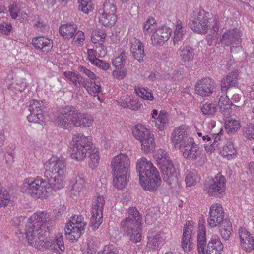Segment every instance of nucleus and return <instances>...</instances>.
<instances>
[{"instance_id": "nucleus-45", "label": "nucleus", "mask_w": 254, "mask_h": 254, "mask_svg": "<svg viewBox=\"0 0 254 254\" xmlns=\"http://www.w3.org/2000/svg\"><path fill=\"white\" fill-rule=\"evenodd\" d=\"M157 26L155 19L152 17H148L142 26L143 32L145 35L152 34L157 29Z\"/></svg>"}, {"instance_id": "nucleus-35", "label": "nucleus", "mask_w": 254, "mask_h": 254, "mask_svg": "<svg viewBox=\"0 0 254 254\" xmlns=\"http://www.w3.org/2000/svg\"><path fill=\"white\" fill-rule=\"evenodd\" d=\"M130 173H112L113 185L118 189H122L125 187L128 181Z\"/></svg>"}, {"instance_id": "nucleus-22", "label": "nucleus", "mask_w": 254, "mask_h": 254, "mask_svg": "<svg viewBox=\"0 0 254 254\" xmlns=\"http://www.w3.org/2000/svg\"><path fill=\"white\" fill-rule=\"evenodd\" d=\"M172 32V29L166 25L158 27L151 36V43L154 46H162L167 41Z\"/></svg>"}, {"instance_id": "nucleus-38", "label": "nucleus", "mask_w": 254, "mask_h": 254, "mask_svg": "<svg viewBox=\"0 0 254 254\" xmlns=\"http://www.w3.org/2000/svg\"><path fill=\"white\" fill-rule=\"evenodd\" d=\"M173 34V44L176 45L179 41L183 40L185 35V28L180 20H177L176 21Z\"/></svg>"}, {"instance_id": "nucleus-37", "label": "nucleus", "mask_w": 254, "mask_h": 254, "mask_svg": "<svg viewBox=\"0 0 254 254\" xmlns=\"http://www.w3.org/2000/svg\"><path fill=\"white\" fill-rule=\"evenodd\" d=\"M218 226H220L219 232L222 238L224 240H229L233 232L232 224L230 220L225 219Z\"/></svg>"}, {"instance_id": "nucleus-61", "label": "nucleus", "mask_w": 254, "mask_h": 254, "mask_svg": "<svg viewBox=\"0 0 254 254\" xmlns=\"http://www.w3.org/2000/svg\"><path fill=\"white\" fill-rule=\"evenodd\" d=\"M78 69L80 72L83 73L86 75L90 79V81L94 80L95 81V80L97 79L96 75L86 67L80 66L78 67Z\"/></svg>"}, {"instance_id": "nucleus-16", "label": "nucleus", "mask_w": 254, "mask_h": 254, "mask_svg": "<svg viewBox=\"0 0 254 254\" xmlns=\"http://www.w3.org/2000/svg\"><path fill=\"white\" fill-rule=\"evenodd\" d=\"M105 205V197L98 195L93 201L92 216L90 218L91 226L93 230L97 229L103 221V210Z\"/></svg>"}, {"instance_id": "nucleus-19", "label": "nucleus", "mask_w": 254, "mask_h": 254, "mask_svg": "<svg viewBox=\"0 0 254 254\" xmlns=\"http://www.w3.org/2000/svg\"><path fill=\"white\" fill-rule=\"evenodd\" d=\"M225 212L221 204L219 203L212 204L209 208L208 218H207L208 226L210 228H215L223 223Z\"/></svg>"}, {"instance_id": "nucleus-25", "label": "nucleus", "mask_w": 254, "mask_h": 254, "mask_svg": "<svg viewBox=\"0 0 254 254\" xmlns=\"http://www.w3.org/2000/svg\"><path fill=\"white\" fill-rule=\"evenodd\" d=\"M50 214L46 211H37L28 219L26 226L41 229L43 225L50 220Z\"/></svg>"}, {"instance_id": "nucleus-30", "label": "nucleus", "mask_w": 254, "mask_h": 254, "mask_svg": "<svg viewBox=\"0 0 254 254\" xmlns=\"http://www.w3.org/2000/svg\"><path fill=\"white\" fill-rule=\"evenodd\" d=\"M130 50L133 57L139 62H142L145 56L144 45L140 40L136 37L130 38Z\"/></svg>"}, {"instance_id": "nucleus-12", "label": "nucleus", "mask_w": 254, "mask_h": 254, "mask_svg": "<svg viewBox=\"0 0 254 254\" xmlns=\"http://www.w3.org/2000/svg\"><path fill=\"white\" fill-rule=\"evenodd\" d=\"M117 5L115 0H106L98 10V20L105 27H112L117 21Z\"/></svg>"}, {"instance_id": "nucleus-39", "label": "nucleus", "mask_w": 254, "mask_h": 254, "mask_svg": "<svg viewBox=\"0 0 254 254\" xmlns=\"http://www.w3.org/2000/svg\"><path fill=\"white\" fill-rule=\"evenodd\" d=\"M200 177L194 170L188 171L185 174V182L187 188L196 186L200 181Z\"/></svg>"}, {"instance_id": "nucleus-4", "label": "nucleus", "mask_w": 254, "mask_h": 254, "mask_svg": "<svg viewBox=\"0 0 254 254\" xmlns=\"http://www.w3.org/2000/svg\"><path fill=\"white\" fill-rule=\"evenodd\" d=\"M66 161L64 157L52 156L44 163L45 175L50 178L55 187L63 188L64 185Z\"/></svg>"}, {"instance_id": "nucleus-11", "label": "nucleus", "mask_w": 254, "mask_h": 254, "mask_svg": "<svg viewBox=\"0 0 254 254\" xmlns=\"http://www.w3.org/2000/svg\"><path fill=\"white\" fill-rule=\"evenodd\" d=\"M176 149L181 152L185 158L196 161L199 164H203L206 160L205 154L200 150L199 144L195 142L194 138L190 139L188 142Z\"/></svg>"}, {"instance_id": "nucleus-41", "label": "nucleus", "mask_w": 254, "mask_h": 254, "mask_svg": "<svg viewBox=\"0 0 254 254\" xmlns=\"http://www.w3.org/2000/svg\"><path fill=\"white\" fill-rule=\"evenodd\" d=\"M180 57L182 61L184 63L190 62L194 58L193 49L190 46L180 47Z\"/></svg>"}, {"instance_id": "nucleus-48", "label": "nucleus", "mask_w": 254, "mask_h": 254, "mask_svg": "<svg viewBox=\"0 0 254 254\" xmlns=\"http://www.w3.org/2000/svg\"><path fill=\"white\" fill-rule=\"evenodd\" d=\"M64 75L68 82H71L76 86H77L78 84H80L82 81V77L79 74L74 72L65 71L64 73Z\"/></svg>"}, {"instance_id": "nucleus-31", "label": "nucleus", "mask_w": 254, "mask_h": 254, "mask_svg": "<svg viewBox=\"0 0 254 254\" xmlns=\"http://www.w3.org/2000/svg\"><path fill=\"white\" fill-rule=\"evenodd\" d=\"M169 114L164 109L159 113L157 109H153L151 113V118L153 119L156 127L160 130H163L169 122Z\"/></svg>"}, {"instance_id": "nucleus-3", "label": "nucleus", "mask_w": 254, "mask_h": 254, "mask_svg": "<svg viewBox=\"0 0 254 254\" xmlns=\"http://www.w3.org/2000/svg\"><path fill=\"white\" fill-rule=\"evenodd\" d=\"M136 169L139 174V183L144 190H153L160 186V174L151 161L144 157L138 159Z\"/></svg>"}, {"instance_id": "nucleus-44", "label": "nucleus", "mask_w": 254, "mask_h": 254, "mask_svg": "<svg viewBox=\"0 0 254 254\" xmlns=\"http://www.w3.org/2000/svg\"><path fill=\"white\" fill-rule=\"evenodd\" d=\"M86 89L87 92L94 96H96L101 92V86L100 83L96 82L94 80L90 81V82H85L83 85Z\"/></svg>"}, {"instance_id": "nucleus-29", "label": "nucleus", "mask_w": 254, "mask_h": 254, "mask_svg": "<svg viewBox=\"0 0 254 254\" xmlns=\"http://www.w3.org/2000/svg\"><path fill=\"white\" fill-rule=\"evenodd\" d=\"M239 79V71L238 70L235 69L230 72L221 80V92L224 93H227L230 88L237 86Z\"/></svg>"}, {"instance_id": "nucleus-52", "label": "nucleus", "mask_w": 254, "mask_h": 254, "mask_svg": "<svg viewBox=\"0 0 254 254\" xmlns=\"http://www.w3.org/2000/svg\"><path fill=\"white\" fill-rule=\"evenodd\" d=\"M126 58V56L125 52H122L118 57H116L113 60L112 64L113 66L117 69L122 68L125 65Z\"/></svg>"}, {"instance_id": "nucleus-1", "label": "nucleus", "mask_w": 254, "mask_h": 254, "mask_svg": "<svg viewBox=\"0 0 254 254\" xmlns=\"http://www.w3.org/2000/svg\"><path fill=\"white\" fill-rule=\"evenodd\" d=\"M70 157L77 162H82L88 155V165L92 170L99 165L100 156L99 148L93 143L91 136L81 133L75 134L70 143Z\"/></svg>"}, {"instance_id": "nucleus-64", "label": "nucleus", "mask_w": 254, "mask_h": 254, "mask_svg": "<svg viewBox=\"0 0 254 254\" xmlns=\"http://www.w3.org/2000/svg\"><path fill=\"white\" fill-rule=\"evenodd\" d=\"M103 70H107L110 67V64L105 61L98 59L93 64Z\"/></svg>"}, {"instance_id": "nucleus-53", "label": "nucleus", "mask_w": 254, "mask_h": 254, "mask_svg": "<svg viewBox=\"0 0 254 254\" xmlns=\"http://www.w3.org/2000/svg\"><path fill=\"white\" fill-rule=\"evenodd\" d=\"M29 110L31 113L43 114L42 103L37 100H33L30 103Z\"/></svg>"}, {"instance_id": "nucleus-28", "label": "nucleus", "mask_w": 254, "mask_h": 254, "mask_svg": "<svg viewBox=\"0 0 254 254\" xmlns=\"http://www.w3.org/2000/svg\"><path fill=\"white\" fill-rule=\"evenodd\" d=\"M118 102L123 108L133 111H138L142 107V104L139 99L132 95H123Z\"/></svg>"}, {"instance_id": "nucleus-6", "label": "nucleus", "mask_w": 254, "mask_h": 254, "mask_svg": "<svg viewBox=\"0 0 254 254\" xmlns=\"http://www.w3.org/2000/svg\"><path fill=\"white\" fill-rule=\"evenodd\" d=\"M121 228L124 233L133 243H137L142 239L141 217L135 207H130L128 216L121 222Z\"/></svg>"}, {"instance_id": "nucleus-33", "label": "nucleus", "mask_w": 254, "mask_h": 254, "mask_svg": "<svg viewBox=\"0 0 254 254\" xmlns=\"http://www.w3.org/2000/svg\"><path fill=\"white\" fill-rule=\"evenodd\" d=\"M219 155L224 159L230 161L238 156L237 148L231 141H228L219 149Z\"/></svg>"}, {"instance_id": "nucleus-57", "label": "nucleus", "mask_w": 254, "mask_h": 254, "mask_svg": "<svg viewBox=\"0 0 254 254\" xmlns=\"http://www.w3.org/2000/svg\"><path fill=\"white\" fill-rule=\"evenodd\" d=\"M183 77V74L181 71L179 70H175L173 72L172 76H171L169 74L164 75L165 79H170L175 82V84L180 81Z\"/></svg>"}, {"instance_id": "nucleus-42", "label": "nucleus", "mask_w": 254, "mask_h": 254, "mask_svg": "<svg viewBox=\"0 0 254 254\" xmlns=\"http://www.w3.org/2000/svg\"><path fill=\"white\" fill-rule=\"evenodd\" d=\"M225 127L229 134H234L240 128L241 124L236 119L228 118L225 122Z\"/></svg>"}, {"instance_id": "nucleus-10", "label": "nucleus", "mask_w": 254, "mask_h": 254, "mask_svg": "<svg viewBox=\"0 0 254 254\" xmlns=\"http://www.w3.org/2000/svg\"><path fill=\"white\" fill-rule=\"evenodd\" d=\"M86 223L82 215H74L66 222L65 227L66 238L70 242L77 241L85 230Z\"/></svg>"}, {"instance_id": "nucleus-23", "label": "nucleus", "mask_w": 254, "mask_h": 254, "mask_svg": "<svg viewBox=\"0 0 254 254\" xmlns=\"http://www.w3.org/2000/svg\"><path fill=\"white\" fill-rule=\"evenodd\" d=\"M240 245L245 252H251L254 250V238L245 227H240L238 229Z\"/></svg>"}, {"instance_id": "nucleus-32", "label": "nucleus", "mask_w": 254, "mask_h": 254, "mask_svg": "<svg viewBox=\"0 0 254 254\" xmlns=\"http://www.w3.org/2000/svg\"><path fill=\"white\" fill-rule=\"evenodd\" d=\"M86 183L82 174H74L69 183V189L71 194L76 195L83 190Z\"/></svg>"}, {"instance_id": "nucleus-24", "label": "nucleus", "mask_w": 254, "mask_h": 254, "mask_svg": "<svg viewBox=\"0 0 254 254\" xmlns=\"http://www.w3.org/2000/svg\"><path fill=\"white\" fill-rule=\"evenodd\" d=\"M107 36L106 30L102 27L95 28L91 32V42L94 44H99L102 49L98 55L100 58H103L107 54V48L104 45Z\"/></svg>"}, {"instance_id": "nucleus-36", "label": "nucleus", "mask_w": 254, "mask_h": 254, "mask_svg": "<svg viewBox=\"0 0 254 254\" xmlns=\"http://www.w3.org/2000/svg\"><path fill=\"white\" fill-rule=\"evenodd\" d=\"M151 134L149 129L141 124L136 125L132 129V134L134 137L138 141L142 140L147 136H149V135Z\"/></svg>"}, {"instance_id": "nucleus-15", "label": "nucleus", "mask_w": 254, "mask_h": 254, "mask_svg": "<svg viewBox=\"0 0 254 254\" xmlns=\"http://www.w3.org/2000/svg\"><path fill=\"white\" fill-rule=\"evenodd\" d=\"M190 133V127L186 124H183L175 127L171 135L172 145L177 149L188 142L190 139H193V137H189Z\"/></svg>"}, {"instance_id": "nucleus-54", "label": "nucleus", "mask_w": 254, "mask_h": 254, "mask_svg": "<svg viewBox=\"0 0 254 254\" xmlns=\"http://www.w3.org/2000/svg\"><path fill=\"white\" fill-rule=\"evenodd\" d=\"M27 119L30 122L38 123L39 124H42L44 122L45 120L43 114H38L31 112L27 116Z\"/></svg>"}, {"instance_id": "nucleus-63", "label": "nucleus", "mask_w": 254, "mask_h": 254, "mask_svg": "<svg viewBox=\"0 0 254 254\" xmlns=\"http://www.w3.org/2000/svg\"><path fill=\"white\" fill-rule=\"evenodd\" d=\"M12 25L10 23H2L0 24V33L2 34L8 35L12 30Z\"/></svg>"}, {"instance_id": "nucleus-60", "label": "nucleus", "mask_w": 254, "mask_h": 254, "mask_svg": "<svg viewBox=\"0 0 254 254\" xmlns=\"http://www.w3.org/2000/svg\"><path fill=\"white\" fill-rule=\"evenodd\" d=\"M102 50L101 49L100 50L98 51V53L97 52L96 50L94 49H88L87 51V53L88 55V59L89 62L93 64L95 61H97L98 59L97 58V56L99 57V53Z\"/></svg>"}, {"instance_id": "nucleus-58", "label": "nucleus", "mask_w": 254, "mask_h": 254, "mask_svg": "<svg viewBox=\"0 0 254 254\" xmlns=\"http://www.w3.org/2000/svg\"><path fill=\"white\" fill-rule=\"evenodd\" d=\"M244 135L249 140H254V124L247 125L244 130Z\"/></svg>"}, {"instance_id": "nucleus-51", "label": "nucleus", "mask_w": 254, "mask_h": 254, "mask_svg": "<svg viewBox=\"0 0 254 254\" xmlns=\"http://www.w3.org/2000/svg\"><path fill=\"white\" fill-rule=\"evenodd\" d=\"M196 223L192 220H187L183 227V234L193 237L195 230Z\"/></svg>"}, {"instance_id": "nucleus-8", "label": "nucleus", "mask_w": 254, "mask_h": 254, "mask_svg": "<svg viewBox=\"0 0 254 254\" xmlns=\"http://www.w3.org/2000/svg\"><path fill=\"white\" fill-rule=\"evenodd\" d=\"M203 10L195 9L189 18V26L199 34H205L210 29L216 32L219 29V21L216 18H209Z\"/></svg>"}, {"instance_id": "nucleus-9", "label": "nucleus", "mask_w": 254, "mask_h": 254, "mask_svg": "<svg viewBox=\"0 0 254 254\" xmlns=\"http://www.w3.org/2000/svg\"><path fill=\"white\" fill-rule=\"evenodd\" d=\"M153 158L161 170L164 180L170 184L177 181L178 172L170 160L167 152L160 149L154 152Z\"/></svg>"}, {"instance_id": "nucleus-50", "label": "nucleus", "mask_w": 254, "mask_h": 254, "mask_svg": "<svg viewBox=\"0 0 254 254\" xmlns=\"http://www.w3.org/2000/svg\"><path fill=\"white\" fill-rule=\"evenodd\" d=\"M10 194L4 188L0 189V207H6L10 201Z\"/></svg>"}, {"instance_id": "nucleus-49", "label": "nucleus", "mask_w": 254, "mask_h": 254, "mask_svg": "<svg viewBox=\"0 0 254 254\" xmlns=\"http://www.w3.org/2000/svg\"><path fill=\"white\" fill-rule=\"evenodd\" d=\"M201 111L203 114L213 116L216 111V105L214 103L207 101L202 104L201 107Z\"/></svg>"}, {"instance_id": "nucleus-20", "label": "nucleus", "mask_w": 254, "mask_h": 254, "mask_svg": "<svg viewBox=\"0 0 254 254\" xmlns=\"http://www.w3.org/2000/svg\"><path fill=\"white\" fill-rule=\"evenodd\" d=\"M216 87L215 81L210 78L205 77L198 80L195 85V93L202 97L211 95Z\"/></svg>"}, {"instance_id": "nucleus-40", "label": "nucleus", "mask_w": 254, "mask_h": 254, "mask_svg": "<svg viewBox=\"0 0 254 254\" xmlns=\"http://www.w3.org/2000/svg\"><path fill=\"white\" fill-rule=\"evenodd\" d=\"M141 143V148L145 153H149L153 151L155 147L154 135L152 133L142 140H139Z\"/></svg>"}, {"instance_id": "nucleus-17", "label": "nucleus", "mask_w": 254, "mask_h": 254, "mask_svg": "<svg viewBox=\"0 0 254 254\" xmlns=\"http://www.w3.org/2000/svg\"><path fill=\"white\" fill-rule=\"evenodd\" d=\"M112 173H130V159L126 153H121L114 157L111 160Z\"/></svg>"}, {"instance_id": "nucleus-46", "label": "nucleus", "mask_w": 254, "mask_h": 254, "mask_svg": "<svg viewBox=\"0 0 254 254\" xmlns=\"http://www.w3.org/2000/svg\"><path fill=\"white\" fill-rule=\"evenodd\" d=\"M193 237L182 235L181 240V246L183 251L188 253L192 251L193 248Z\"/></svg>"}, {"instance_id": "nucleus-7", "label": "nucleus", "mask_w": 254, "mask_h": 254, "mask_svg": "<svg viewBox=\"0 0 254 254\" xmlns=\"http://www.w3.org/2000/svg\"><path fill=\"white\" fill-rule=\"evenodd\" d=\"M197 250L199 254H222L224 245L220 237L216 234L213 235L208 243L206 249V227L205 220L199 221L197 233Z\"/></svg>"}, {"instance_id": "nucleus-14", "label": "nucleus", "mask_w": 254, "mask_h": 254, "mask_svg": "<svg viewBox=\"0 0 254 254\" xmlns=\"http://www.w3.org/2000/svg\"><path fill=\"white\" fill-rule=\"evenodd\" d=\"M220 41L224 46H231V53H237L242 49L241 35L239 30L236 28L230 29L224 32Z\"/></svg>"}, {"instance_id": "nucleus-21", "label": "nucleus", "mask_w": 254, "mask_h": 254, "mask_svg": "<svg viewBox=\"0 0 254 254\" xmlns=\"http://www.w3.org/2000/svg\"><path fill=\"white\" fill-rule=\"evenodd\" d=\"M148 236L147 246L152 249L158 248L162 245L165 241L171 237V232L167 230V232L158 231L153 230L149 231Z\"/></svg>"}, {"instance_id": "nucleus-43", "label": "nucleus", "mask_w": 254, "mask_h": 254, "mask_svg": "<svg viewBox=\"0 0 254 254\" xmlns=\"http://www.w3.org/2000/svg\"><path fill=\"white\" fill-rule=\"evenodd\" d=\"M134 91L136 94L143 100L152 101L154 99L152 91L147 88L138 86L135 87Z\"/></svg>"}, {"instance_id": "nucleus-55", "label": "nucleus", "mask_w": 254, "mask_h": 254, "mask_svg": "<svg viewBox=\"0 0 254 254\" xmlns=\"http://www.w3.org/2000/svg\"><path fill=\"white\" fill-rule=\"evenodd\" d=\"M223 95L219 98L218 105L221 110H225L229 108L232 104V102L227 96V93H223Z\"/></svg>"}, {"instance_id": "nucleus-27", "label": "nucleus", "mask_w": 254, "mask_h": 254, "mask_svg": "<svg viewBox=\"0 0 254 254\" xmlns=\"http://www.w3.org/2000/svg\"><path fill=\"white\" fill-rule=\"evenodd\" d=\"M31 43L35 49L47 54L53 47V40L47 36H39L32 38Z\"/></svg>"}, {"instance_id": "nucleus-62", "label": "nucleus", "mask_w": 254, "mask_h": 254, "mask_svg": "<svg viewBox=\"0 0 254 254\" xmlns=\"http://www.w3.org/2000/svg\"><path fill=\"white\" fill-rule=\"evenodd\" d=\"M19 11V8L15 3L12 2L10 3L9 12L12 19H15L17 17Z\"/></svg>"}, {"instance_id": "nucleus-47", "label": "nucleus", "mask_w": 254, "mask_h": 254, "mask_svg": "<svg viewBox=\"0 0 254 254\" xmlns=\"http://www.w3.org/2000/svg\"><path fill=\"white\" fill-rule=\"evenodd\" d=\"M78 10L88 14L93 11L94 4L91 0H78Z\"/></svg>"}, {"instance_id": "nucleus-56", "label": "nucleus", "mask_w": 254, "mask_h": 254, "mask_svg": "<svg viewBox=\"0 0 254 254\" xmlns=\"http://www.w3.org/2000/svg\"><path fill=\"white\" fill-rule=\"evenodd\" d=\"M73 43L78 46H82L84 44V41L85 40V35L84 33L80 30L75 32L73 36Z\"/></svg>"}, {"instance_id": "nucleus-59", "label": "nucleus", "mask_w": 254, "mask_h": 254, "mask_svg": "<svg viewBox=\"0 0 254 254\" xmlns=\"http://www.w3.org/2000/svg\"><path fill=\"white\" fill-rule=\"evenodd\" d=\"M84 247L96 252L98 247L97 243L94 238L88 237L84 244Z\"/></svg>"}, {"instance_id": "nucleus-13", "label": "nucleus", "mask_w": 254, "mask_h": 254, "mask_svg": "<svg viewBox=\"0 0 254 254\" xmlns=\"http://www.w3.org/2000/svg\"><path fill=\"white\" fill-rule=\"evenodd\" d=\"M226 180L221 173L217 174L208 184L204 186V190L210 196L222 198L225 194Z\"/></svg>"}, {"instance_id": "nucleus-34", "label": "nucleus", "mask_w": 254, "mask_h": 254, "mask_svg": "<svg viewBox=\"0 0 254 254\" xmlns=\"http://www.w3.org/2000/svg\"><path fill=\"white\" fill-rule=\"evenodd\" d=\"M77 31V26L74 24H62L59 29L60 35L64 39L70 40Z\"/></svg>"}, {"instance_id": "nucleus-5", "label": "nucleus", "mask_w": 254, "mask_h": 254, "mask_svg": "<svg viewBox=\"0 0 254 254\" xmlns=\"http://www.w3.org/2000/svg\"><path fill=\"white\" fill-rule=\"evenodd\" d=\"M22 193L31 197L38 199H47L52 193L50 183L41 176L25 178L21 187Z\"/></svg>"}, {"instance_id": "nucleus-18", "label": "nucleus", "mask_w": 254, "mask_h": 254, "mask_svg": "<svg viewBox=\"0 0 254 254\" xmlns=\"http://www.w3.org/2000/svg\"><path fill=\"white\" fill-rule=\"evenodd\" d=\"M25 234L30 245L39 250H44L45 241L42 229L26 226Z\"/></svg>"}, {"instance_id": "nucleus-26", "label": "nucleus", "mask_w": 254, "mask_h": 254, "mask_svg": "<svg viewBox=\"0 0 254 254\" xmlns=\"http://www.w3.org/2000/svg\"><path fill=\"white\" fill-rule=\"evenodd\" d=\"M49 249L59 254H64L65 247L62 234L58 233L53 239L45 241L44 249Z\"/></svg>"}, {"instance_id": "nucleus-2", "label": "nucleus", "mask_w": 254, "mask_h": 254, "mask_svg": "<svg viewBox=\"0 0 254 254\" xmlns=\"http://www.w3.org/2000/svg\"><path fill=\"white\" fill-rule=\"evenodd\" d=\"M92 116L82 113L72 106L67 107L65 111L56 115L54 122L58 127L68 129L71 127H89L93 125Z\"/></svg>"}]
</instances>
